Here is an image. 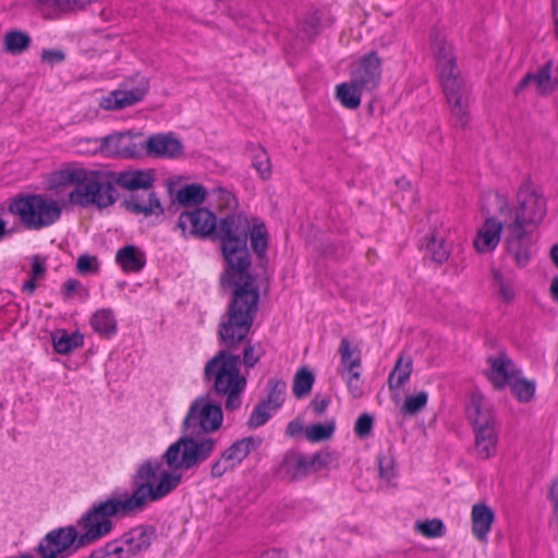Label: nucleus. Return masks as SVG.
Returning a JSON list of instances; mask_svg holds the SVG:
<instances>
[{
    "label": "nucleus",
    "instance_id": "1",
    "mask_svg": "<svg viewBox=\"0 0 558 558\" xmlns=\"http://www.w3.org/2000/svg\"><path fill=\"white\" fill-rule=\"evenodd\" d=\"M214 442L181 439L171 444L160 458L140 462L131 476L132 493L114 492L94 504L74 525L81 546H88L112 530L114 517H128L143 511L149 504L161 500L182 482L183 472L199 465L209 456Z\"/></svg>",
    "mask_w": 558,
    "mask_h": 558
},
{
    "label": "nucleus",
    "instance_id": "2",
    "mask_svg": "<svg viewBox=\"0 0 558 558\" xmlns=\"http://www.w3.org/2000/svg\"><path fill=\"white\" fill-rule=\"evenodd\" d=\"M216 236L228 264L222 280L234 286L233 298L220 323V335L227 345H233L248 333L257 312L259 293L253 278L246 274L250 266L247 234L250 221L243 215H232L216 223Z\"/></svg>",
    "mask_w": 558,
    "mask_h": 558
},
{
    "label": "nucleus",
    "instance_id": "3",
    "mask_svg": "<svg viewBox=\"0 0 558 558\" xmlns=\"http://www.w3.org/2000/svg\"><path fill=\"white\" fill-rule=\"evenodd\" d=\"M52 183L60 185H74L69 193L72 204L99 209L111 206L117 198L112 175L109 173L87 172L83 168L68 167L53 173Z\"/></svg>",
    "mask_w": 558,
    "mask_h": 558
},
{
    "label": "nucleus",
    "instance_id": "4",
    "mask_svg": "<svg viewBox=\"0 0 558 558\" xmlns=\"http://www.w3.org/2000/svg\"><path fill=\"white\" fill-rule=\"evenodd\" d=\"M432 49L451 120L454 126L463 129L469 122V92L460 76L452 47L445 38L435 37Z\"/></svg>",
    "mask_w": 558,
    "mask_h": 558
},
{
    "label": "nucleus",
    "instance_id": "5",
    "mask_svg": "<svg viewBox=\"0 0 558 558\" xmlns=\"http://www.w3.org/2000/svg\"><path fill=\"white\" fill-rule=\"evenodd\" d=\"M219 336L221 335L219 333ZM245 338L236 341L233 345H227L221 340L227 349L219 351L210 359L204 369L205 380L211 385L214 392L218 397L225 398V408L228 411L240 408L242 403L241 396L246 386L245 376L240 374V357L232 354L229 350L236 347Z\"/></svg>",
    "mask_w": 558,
    "mask_h": 558
},
{
    "label": "nucleus",
    "instance_id": "6",
    "mask_svg": "<svg viewBox=\"0 0 558 558\" xmlns=\"http://www.w3.org/2000/svg\"><path fill=\"white\" fill-rule=\"evenodd\" d=\"M496 198L497 214L504 217L505 226H511L514 222L517 227L531 232L545 217V198L532 183L525 182L520 186L517 207H511L501 195H496Z\"/></svg>",
    "mask_w": 558,
    "mask_h": 558
},
{
    "label": "nucleus",
    "instance_id": "7",
    "mask_svg": "<svg viewBox=\"0 0 558 558\" xmlns=\"http://www.w3.org/2000/svg\"><path fill=\"white\" fill-rule=\"evenodd\" d=\"M466 414L473 424L477 456L481 459L495 456L498 442L497 425L492 408L483 395L472 393Z\"/></svg>",
    "mask_w": 558,
    "mask_h": 558
},
{
    "label": "nucleus",
    "instance_id": "8",
    "mask_svg": "<svg viewBox=\"0 0 558 558\" xmlns=\"http://www.w3.org/2000/svg\"><path fill=\"white\" fill-rule=\"evenodd\" d=\"M222 420L223 414L220 404L216 403L207 395L199 396L190 404L187 413L183 420V427L185 432L191 435L181 437L175 442L184 438L195 441H203L207 439L211 440L214 442V447L209 456L205 459L207 460L215 450L216 440L211 437L195 438L192 435L199 433H214L220 428Z\"/></svg>",
    "mask_w": 558,
    "mask_h": 558
},
{
    "label": "nucleus",
    "instance_id": "9",
    "mask_svg": "<svg viewBox=\"0 0 558 558\" xmlns=\"http://www.w3.org/2000/svg\"><path fill=\"white\" fill-rule=\"evenodd\" d=\"M10 211L19 216L27 229L33 230L54 223L61 215L58 203L45 195H28L17 198L10 205Z\"/></svg>",
    "mask_w": 558,
    "mask_h": 558
},
{
    "label": "nucleus",
    "instance_id": "10",
    "mask_svg": "<svg viewBox=\"0 0 558 558\" xmlns=\"http://www.w3.org/2000/svg\"><path fill=\"white\" fill-rule=\"evenodd\" d=\"M333 457L328 451H318L314 454H305L300 451H288L279 466L282 477L290 481H300L308 475L329 466Z\"/></svg>",
    "mask_w": 558,
    "mask_h": 558
},
{
    "label": "nucleus",
    "instance_id": "11",
    "mask_svg": "<svg viewBox=\"0 0 558 558\" xmlns=\"http://www.w3.org/2000/svg\"><path fill=\"white\" fill-rule=\"evenodd\" d=\"M78 539L74 525L57 527L40 539L35 553L38 558H69L83 547Z\"/></svg>",
    "mask_w": 558,
    "mask_h": 558
},
{
    "label": "nucleus",
    "instance_id": "12",
    "mask_svg": "<svg viewBox=\"0 0 558 558\" xmlns=\"http://www.w3.org/2000/svg\"><path fill=\"white\" fill-rule=\"evenodd\" d=\"M262 445L259 437H246L232 444L226 449L220 458L211 464L210 474L213 477H220L228 471L238 466L251 452L257 450Z\"/></svg>",
    "mask_w": 558,
    "mask_h": 558
},
{
    "label": "nucleus",
    "instance_id": "13",
    "mask_svg": "<svg viewBox=\"0 0 558 558\" xmlns=\"http://www.w3.org/2000/svg\"><path fill=\"white\" fill-rule=\"evenodd\" d=\"M350 80L369 94L381 80V61L375 52H369L351 64Z\"/></svg>",
    "mask_w": 558,
    "mask_h": 558
},
{
    "label": "nucleus",
    "instance_id": "14",
    "mask_svg": "<svg viewBox=\"0 0 558 558\" xmlns=\"http://www.w3.org/2000/svg\"><path fill=\"white\" fill-rule=\"evenodd\" d=\"M98 148L108 156L133 158L142 155L144 141L141 134L128 131L105 137L95 150Z\"/></svg>",
    "mask_w": 558,
    "mask_h": 558
},
{
    "label": "nucleus",
    "instance_id": "15",
    "mask_svg": "<svg viewBox=\"0 0 558 558\" xmlns=\"http://www.w3.org/2000/svg\"><path fill=\"white\" fill-rule=\"evenodd\" d=\"M149 88L148 80L137 75L135 86L131 88L117 89L100 100V107L105 110H120L141 101Z\"/></svg>",
    "mask_w": 558,
    "mask_h": 558
},
{
    "label": "nucleus",
    "instance_id": "16",
    "mask_svg": "<svg viewBox=\"0 0 558 558\" xmlns=\"http://www.w3.org/2000/svg\"><path fill=\"white\" fill-rule=\"evenodd\" d=\"M216 223V216L211 211L205 208H196L182 213L178 218L177 227L183 235L206 236L215 231Z\"/></svg>",
    "mask_w": 558,
    "mask_h": 558
},
{
    "label": "nucleus",
    "instance_id": "17",
    "mask_svg": "<svg viewBox=\"0 0 558 558\" xmlns=\"http://www.w3.org/2000/svg\"><path fill=\"white\" fill-rule=\"evenodd\" d=\"M558 85V68L555 66L553 61L546 62L534 74H526L515 87V93H520L526 87L531 86L541 95L546 96L550 94Z\"/></svg>",
    "mask_w": 558,
    "mask_h": 558
},
{
    "label": "nucleus",
    "instance_id": "18",
    "mask_svg": "<svg viewBox=\"0 0 558 558\" xmlns=\"http://www.w3.org/2000/svg\"><path fill=\"white\" fill-rule=\"evenodd\" d=\"M530 231L523 230L514 222L505 226V244L507 253L519 267H524L531 257L530 241L526 235Z\"/></svg>",
    "mask_w": 558,
    "mask_h": 558
},
{
    "label": "nucleus",
    "instance_id": "19",
    "mask_svg": "<svg viewBox=\"0 0 558 558\" xmlns=\"http://www.w3.org/2000/svg\"><path fill=\"white\" fill-rule=\"evenodd\" d=\"M148 156L158 158H178L183 153L182 143L172 134H156L144 142Z\"/></svg>",
    "mask_w": 558,
    "mask_h": 558
},
{
    "label": "nucleus",
    "instance_id": "20",
    "mask_svg": "<svg viewBox=\"0 0 558 558\" xmlns=\"http://www.w3.org/2000/svg\"><path fill=\"white\" fill-rule=\"evenodd\" d=\"M488 378L495 388L502 389L520 373L512 361L504 353L488 357Z\"/></svg>",
    "mask_w": 558,
    "mask_h": 558
},
{
    "label": "nucleus",
    "instance_id": "21",
    "mask_svg": "<svg viewBox=\"0 0 558 558\" xmlns=\"http://www.w3.org/2000/svg\"><path fill=\"white\" fill-rule=\"evenodd\" d=\"M505 230L504 217L487 218L478 229L474 246L480 253H488L496 248L500 241V232Z\"/></svg>",
    "mask_w": 558,
    "mask_h": 558
},
{
    "label": "nucleus",
    "instance_id": "22",
    "mask_svg": "<svg viewBox=\"0 0 558 558\" xmlns=\"http://www.w3.org/2000/svg\"><path fill=\"white\" fill-rule=\"evenodd\" d=\"M494 519V511L486 504L473 505L471 510L472 533L478 541H487Z\"/></svg>",
    "mask_w": 558,
    "mask_h": 558
},
{
    "label": "nucleus",
    "instance_id": "23",
    "mask_svg": "<svg viewBox=\"0 0 558 558\" xmlns=\"http://www.w3.org/2000/svg\"><path fill=\"white\" fill-rule=\"evenodd\" d=\"M113 185L119 184L121 187L135 191L148 190L154 181V173L150 170H128L112 175Z\"/></svg>",
    "mask_w": 558,
    "mask_h": 558
},
{
    "label": "nucleus",
    "instance_id": "24",
    "mask_svg": "<svg viewBox=\"0 0 558 558\" xmlns=\"http://www.w3.org/2000/svg\"><path fill=\"white\" fill-rule=\"evenodd\" d=\"M340 364L338 366V374H347L353 372H360L362 368L361 352L357 347L347 338H342L339 345Z\"/></svg>",
    "mask_w": 558,
    "mask_h": 558
},
{
    "label": "nucleus",
    "instance_id": "25",
    "mask_svg": "<svg viewBox=\"0 0 558 558\" xmlns=\"http://www.w3.org/2000/svg\"><path fill=\"white\" fill-rule=\"evenodd\" d=\"M154 530L147 526H136L122 537L129 548L130 556H134L140 554L143 550H146L154 539Z\"/></svg>",
    "mask_w": 558,
    "mask_h": 558
},
{
    "label": "nucleus",
    "instance_id": "26",
    "mask_svg": "<svg viewBox=\"0 0 558 558\" xmlns=\"http://www.w3.org/2000/svg\"><path fill=\"white\" fill-rule=\"evenodd\" d=\"M124 206L126 210L136 214V215H160L162 214V208L159 199L156 197L155 193H147L146 196H131L129 199L124 202Z\"/></svg>",
    "mask_w": 558,
    "mask_h": 558
},
{
    "label": "nucleus",
    "instance_id": "27",
    "mask_svg": "<svg viewBox=\"0 0 558 558\" xmlns=\"http://www.w3.org/2000/svg\"><path fill=\"white\" fill-rule=\"evenodd\" d=\"M116 260L123 271L138 272L145 266L146 257L138 247L126 245L117 252Z\"/></svg>",
    "mask_w": 558,
    "mask_h": 558
},
{
    "label": "nucleus",
    "instance_id": "28",
    "mask_svg": "<svg viewBox=\"0 0 558 558\" xmlns=\"http://www.w3.org/2000/svg\"><path fill=\"white\" fill-rule=\"evenodd\" d=\"M369 94L360 88L352 80L336 86V98L347 109L354 110L360 107L362 95Z\"/></svg>",
    "mask_w": 558,
    "mask_h": 558
},
{
    "label": "nucleus",
    "instance_id": "29",
    "mask_svg": "<svg viewBox=\"0 0 558 558\" xmlns=\"http://www.w3.org/2000/svg\"><path fill=\"white\" fill-rule=\"evenodd\" d=\"M93 330L102 337L110 338L117 332V320L111 310L101 308L90 317Z\"/></svg>",
    "mask_w": 558,
    "mask_h": 558
},
{
    "label": "nucleus",
    "instance_id": "30",
    "mask_svg": "<svg viewBox=\"0 0 558 558\" xmlns=\"http://www.w3.org/2000/svg\"><path fill=\"white\" fill-rule=\"evenodd\" d=\"M84 337L80 332L69 333L59 329L52 333V344L59 354H68L83 345Z\"/></svg>",
    "mask_w": 558,
    "mask_h": 558
},
{
    "label": "nucleus",
    "instance_id": "31",
    "mask_svg": "<svg viewBox=\"0 0 558 558\" xmlns=\"http://www.w3.org/2000/svg\"><path fill=\"white\" fill-rule=\"evenodd\" d=\"M412 373V360L410 356L401 355L392 372L388 378V386L390 389H399L402 387L410 378Z\"/></svg>",
    "mask_w": 558,
    "mask_h": 558
},
{
    "label": "nucleus",
    "instance_id": "32",
    "mask_svg": "<svg viewBox=\"0 0 558 558\" xmlns=\"http://www.w3.org/2000/svg\"><path fill=\"white\" fill-rule=\"evenodd\" d=\"M207 196V191L202 184H186L178 190L175 198L183 206L202 204Z\"/></svg>",
    "mask_w": 558,
    "mask_h": 558
},
{
    "label": "nucleus",
    "instance_id": "33",
    "mask_svg": "<svg viewBox=\"0 0 558 558\" xmlns=\"http://www.w3.org/2000/svg\"><path fill=\"white\" fill-rule=\"evenodd\" d=\"M29 43L31 38L25 33L11 31L3 37V49L9 53L19 54L27 49Z\"/></svg>",
    "mask_w": 558,
    "mask_h": 558
},
{
    "label": "nucleus",
    "instance_id": "34",
    "mask_svg": "<svg viewBox=\"0 0 558 558\" xmlns=\"http://www.w3.org/2000/svg\"><path fill=\"white\" fill-rule=\"evenodd\" d=\"M508 387H510L515 398L523 403L531 401L535 393L534 381L521 377L520 373L514 377L512 381H510Z\"/></svg>",
    "mask_w": 558,
    "mask_h": 558
},
{
    "label": "nucleus",
    "instance_id": "35",
    "mask_svg": "<svg viewBox=\"0 0 558 558\" xmlns=\"http://www.w3.org/2000/svg\"><path fill=\"white\" fill-rule=\"evenodd\" d=\"M38 10L46 19H57L71 11L70 0H38Z\"/></svg>",
    "mask_w": 558,
    "mask_h": 558
},
{
    "label": "nucleus",
    "instance_id": "36",
    "mask_svg": "<svg viewBox=\"0 0 558 558\" xmlns=\"http://www.w3.org/2000/svg\"><path fill=\"white\" fill-rule=\"evenodd\" d=\"M335 421H328L324 424H313L305 428V437L311 442H318L329 439L335 432Z\"/></svg>",
    "mask_w": 558,
    "mask_h": 558
},
{
    "label": "nucleus",
    "instance_id": "37",
    "mask_svg": "<svg viewBox=\"0 0 558 558\" xmlns=\"http://www.w3.org/2000/svg\"><path fill=\"white\" fill-rule=\"evenodd\" d=\"M427 251L429 252L433 260L438 264L446 262L450 254V246L442 236L433 234L427 243Z\"/></svg>",
    "mask_w": 558,
    "mask_h": 558
},
{
    "label": "nucleus",
    "instance_id": "38",
    "mask_svg": "<svg viewBox=\"0 0 558 558\" xmlns=\"http://www.w3.org/2000/svg\"><path fill=\"white\" fill-rule=\"evenodd\" d=\"M123 537L112 541L95 553L96 558H130Z\"/></svg>",
    "mask_w": 558,
    "mask_h": 558
},
{
    "label": "nucleus",
    "instance_id": "39",
    "mask_svg": "<svg viewBox=\"0 0 558 558\" xmlns=\"http://www.w3.org/2000/svg\"><path fill=\"white\" fill-rule=\"evenodd\" d=\"M314 384L313 374L303 368L299 371L293 379V393L296 398H303L310 393Z\"/></svg>",
    "mask_w": 558,
    "mask_h": 558
},
{
    "label": "nucleus",
    "instance_id": "40",
    "mask_svg": "<svg viewBox=\"0 0 558 558\" xmlns=\"http://www.w3.org/2000/svg\"><path fill=\"white\" fill-rule=\"evenodd\" d=\"M269 392L266 400L271 410H277L281 407L284 400L286 383L282 380L271 379L268 381Z\"/></svg>",
    "mask_w": 558,
    "mask_h": 558
},
{
    "label": "nucleus",
    "instance_id": "41",
    "mask_svg": "<svg viewBox=\"0 0 558 558\" xmlns=\"http://www.w3.org/2000/svg\"><path fill=\"white\" fill-rule=\"evenodd\" d=\"M428 395L425 391H420L415 395L408 396L401 407V413L403 415H414L422 411L427 403Z\"/></svg>",
    "mask_w": 558,
    "mask_h": 558
},
{
    "label": "nucleus",
    "instance_id": "42",
    "mask_svg": "<svg viewBox=\"0 0 558 558\" xmlns=\"http://www.w3.org/2000/svg\"><path fill=\"white\" fill-rule=\"evenodd\" d=\"M248 232L253 250L258 255L264 254L267 248V232L265 226L263 223H256Z\"/></svg>",
    "mask_w": 558,
    "mask_h": 558
},
{
    "label": "nucleus",
    "instance_id": "43",
    "mask_svg": "<svg viewBox=\"0 0 558 558\" xmlns=\"http://www.w3.org/2000/svg\"><path fill=\"white\" fill-rule=\"evenodd\" d=\"M275 411L276 410H271L267 403L262 401L254 408L247 422L248 426L251 428H257L264 425L271 417Z\"/></svg>",
    "mask_w": 558,
    "mask_h": 558
},
{
    "label": "nucleus",
    "instance_id": "44",
    "mask_svg": "<svg viewBox=\"0 0 558 558\" xmlns=\"http://www.w3.org/2000/svg\"><path fill=\"white\" fill-rule=\"evenodd\" d=\"M493 279L494 288L496 289L498 296L506 302L511 301L514 298L512 283L509 280H506L498 270L493 271Z\"/></svg>",
    "mask_w": 558,
    "mask_h": 558
},
{
    "label": "nucleus",
    "instance_id": "45",
    "mask_svg": "<svg viewBox=\"0 0 558 558\" xmlns=\"http://www.w3.org/2000/svg\"><path fill=\"white\" fill-rule=\"evenodd\" d=\"M252 166L255 168L259 177L264 180L270 178L271 165L267 153L263 148H258L253 156Z\"/></svg>",
    "mask_w": 558,
    "mask_h": 558
},
{
    "label": "nucleus",
    "instance_id": "46",
    "mask_svg": "<svg viewBox=\"0 0 558 558\" xmlns=\"http://www.w3.org/2000/svg\"><path fill=\"white\" fill-rule=\"evenodd\" d=\"M415 530L426 537H440L444 534V524L437 519L417 521Z\"/></svg>",
    "mask_w": 558,
    "mask_h": 558
},
{
    "label": "nucleus",
    "instance_id": "47",
    "mask_svg": "<svg viewBox=\"0 0 558 558\" xmlns=\"http://www.w3.org/2000/svg\"><path fill=\"white\" fill-rule=\"evenodd\" d=\"M342 379L347 384V388L349 390V393L354 399H359L363 396V380L361 379V371L360 372H353V373H347L340 375Z\"/></svg>",
    "mask_w": 558,
    "mask_h": 558
},
{
    "label": "nucleus",
    "instance_id": "48",
    "mask_svg": "<svg viewBox=\"0 0 558 558\" xmlns=\"http://www.w3.org/2000/svg\"><path fill=\"white\" fill-rule=\"evenodd\" d=\"M320 19L317 15V12L307 13L300 23V29L307 37L314 36L318 32Z\"/></svg>",
    "mask_w": 558,
    "mask_h": 558
},
{
    "label": "nucleus",
    "instance_id": "49",
    "mask_svg": "<svg viewBox=\"0 0 558 558\" xmlns=\"http://www.w3.org/2000/svg\"><path fill=\"white\" fill-rule=\"evenodd\" d=\"M379 474L380 477L387 482H390L396 477V466L392 457L385 454L379 456Z\"/></svg>",
    "mask_w": 558,
    "mask_h": 558
},
{
    "label": "nucleus",
    "instance_id": "50",
    "mask_svg": "<svg viewBox=\"0 0 558 558\" xmlns=\"http://www.w3.org/2000/svg\"><path fill=\"white\" fill-rule=\"evenodd\" d=\"M373 428V417L369 414H362L357 417L354 425V433L360 438L369 436Z\"/></svg>",
    "mask_w": 558,
    "mask_h": 558
},
{
    "label": "nucleus",
    "instance_id": "51",
    "mask_svg": "<svg viewBox=\"0 0 558 558\" xmlns=\"http://www.w3.org/2000/svg\"><path fill=\"white\" fill-rule=\"evenodd\" d=\"M219 206L232 209L236 206V198L232 192L223 187H217L213 191Z\"/></svg>",
    "mask_w": 558,
    "mask_h": 558
},
{
    "label": "nucleus",
    "instance_id": "52",
    "mask_svg": "<svg viewBox=\"0 0 558 558\" xmlns=\"http://www.w3.org/2000/svg\"><path fill=\"white\" fill-rule=\"evenodd\" d=\"M262 349L259 345L246 344L243 351V363L247 367H253L260 359Z\"/></svg>",
    "mask_w": 558,
    "mask_h": 558
},
{
    "label": "nucleus",
    "instance_id": "53",
    "mask_svg": "<svg viewBox=\"0 0 558 558\" xmlns=\"http://www.w3.org/2000/svg\"><path fill=\"white\" fill-rule=\"evenodd\" d=\"M77 271L80 274H89L97 270V258L94 256H81L76 264Z\"/></svg>",
    "mask_w": 558,
    "mask_h": 558
},
{
    "label": "nucleus",
    "instance_id": "54",
    "mask_svg": "<svg viewBox=\"0 0 558 558\" xmlns=\"http://www.w3.org/2000/svg\"><path fill=\"white\" fill-rule=\"evenodd\" d=\"M45 270L44 259H41L39 256H34L32 260L31 277L38 279L43 277Z\"/></svg>",
    "mask_w": 558,
    "mask_h": 558
},
{
    "label": "nucleus",
    "instance_id": "55",
    "mask_svg": "<svg viewBox=\"0 0 558 558\" xmlns=\"http://www.w3.org/2000/svg\"><path fill=\"white\" fill-rule=\"evenodd\" d=\"M329 402H330V401H329V399H328V398H325V397H322V398H320V397H315V398H314V400H313V401H312V403H311V408H312V410H313V412H314L315 414L320 415V414H323V413L326 411V409H327V407H328Z\"/></svg>",
    "mask_w": 558,
    "mask_h": 558
},
{
    "label": "nucleus",
    "instance_id": "56",
    "mask_svg": "<svg viewBox=\"0 0 558 558\" xmlns=\"http://www.w3.org/2000/svg\"><path fill=\"white\" fill-rule=\"evenodd\" d=\"M43 61L46 62H61L64 59V54L60 50H44L41 53Z\"/></svg>",
    "mask_w": 558,
    "mask_h": 558
},
{
    "label": "nucleus",
    "instance_id": "57",
    "mask_svg": "<svg viewBox=\"0 0 558 558\" xmlns=\"http://www.w3.org/2000/svg\"><path fill=\"white\" fill-rule=\"evenodd\" d=\"M81 287L80 282L74 279H69L64 282L63 293L64 296L70 299L73 296L74 292Z\"/></svg>",
    "mask_w": 558,
    "mask_h": 558
},
{
    "label": "nucleus",
    "instance_id": "58",
    "mask_svg": "<svg viewBox=\"0 0 558 558\" xmlns=\"http://www.w3.org/2000/svg\"><path fill=\"white\" fill-rule=\"evenodd\" d=\"M303 430V424L299 420L291 421L286 429L287 435L293 437L299 435Z\"/></svg>",
    "mask_w": 558,
    "mask_h": 558
},
{
    "label": "nucleus",
    "instance_id": "59",
    "mask_svg": "<svg viewBox=\"0 0 558 558\" xmlns=\"http://www.w3.org/2000/svg\"><path fill=\"white\" fill-rule=\"evenodd\" d=\"M259 558H287V554L281 549L271 548L264 551Z\"/></svg>",
    "mask_w": 558,
    "mask_h": 558
},
{
    "label": "nucleus",
    "instance_id": "60",
    "mask_svg": "<svg viewBox=\"0 0 558 558\" xmlns=\"http://www.w3.org/2000/svg\"><path fill=\"white\" fill-rule=\"evenodd\" d=\"M549 498L555 504L558 511V481L553 482L549 489Z\"/></svg>",
    "mask_w": 558,
    "mask_h": 558
},
{
    "label": "nucleus",
    "instance_id": "61",
    "mask_svg": "<svg viewBox=\"0 0 558 558\" xmlns=\"http://www.w3.org/2000/svg\"><path fill=\"white\" fill-rule=\"evenodd\" d=\"M95 0H70L71 4V11H74L76 9H84Z\"/></svg>",
    "mask_w": 558,
    "mask_h": 558
},
{
    "label": "nucleus",
    "instance_id": "62",
    "mask_svg": "<svg viewBox=\"0 0 558 558\" xmlns=\"http://www.w3.org/2000/svg\"><path fill=\"white\" fill-rule=\"evenodd\" d=\"M37 279H34L31 277L28 280H26L22 287V290L28 294H32L36 289V281Z\"/></svg>",
    "mask_w": 558,
    "mask_h": 558
},
{
    "label": "nucleus",
    "instance_id": "63",
    "mask_svg": "<svg viewBox=\"0 0 558 558\" xmlns=\"http://www.w3.org/2000/svg\"><path fill=\"white\" fill-rule=\"evenodd\" d=\"M551 296L558 301V277L554 278L550 284Z\"/></svg>",
    "mask_w": 558,
    "mask_h": 558
},
{
    "label": "nucleus",
    "instance_id": "64",
    "mask_svg": "<svg viewBox=\"0 0 558 558\" xmlns=\"http://www.w3.org/2000/svg\"><path fill=\"white\" fill-rule=\"evenodd\" d=\"M550 256L554 264L558 267V243L551 247Z\"/></svg>",
    "mask_w": 558,
    "mask_h": 558
}]
</instances>
